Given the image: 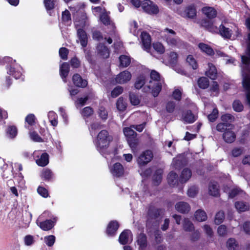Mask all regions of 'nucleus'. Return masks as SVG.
I'll return each mask as SVG.
<instances>
[{"instance_id":"nucleus-1","label":"nucleus","mask_w":250,"mask_h":250,"mask_svg":"<svg viewBox=\"0 0 250 250\" xmlns=\"http://www.w3.org/2000/svg\"><path fill=\"white\" fill-rule=\"evenodd\" d=\"M151 80L149 83L144 88L145 92H150L154 97H157L161 90L164 81L160 78V74L156 71L152 70L150 73Z\"/></svg>"},{"instance_id":"nucleus-2","label":"nucleus","mask_w":250,"mask_h":250,"mask_svg":"<svg viewBox=\"0 0 250 250\" xmlns=\"http://www.w3.org/2000/svg\"><path fill=\"white\" fill-rule=\"evenodd\" d=\"M242 76L243 86L248 90L247 98L250 105V60L245 56H242Z\"/></svg>"},{"instance_id":"nucleus-3","label":"nucleus","mask_w":250,"mask_h":250,"mask_svg":"<svg viewBox=\"0 0 250 250\" xmlns=\"http://www.w3.org/2000/svg\"><path fill=\"white\" fill-rule=\"evenodd\" d=\"M161 36L167 45L170 47L179 48L183 45L182 41L172 29L165 28L161 32Z\"/></svg>"},{"instance_id":"nucleus-4","label":"nucleus","mask_w":250,"mask_h":250,"mask_svg":"<svg viewBox=\"0 0 250 250\" xmlns=\"http://www.w3.org/2000/svg\"><path fill=\"white\" fill-rule=\"evenodd\" d=\"M112 139L107 131L102 130L98 133L94 142L97 150L104 154Z\"/></svg>"},{"instance_id":"nucleus-5","label":"nucleus","mask_w":250,"mask_h":250,"mask_svg":"<svg viewBox=\"0 0 250 250\" xmlns=\"http://www.w3.org/2000/svg\"><path fill=\"white\" fill-rule=\"evenodd\" d=\"M86 17L84 15H82L80 18H76L75 25L77 29L78 36L81 45L85 47L87 43V37L85 32L82 29L86 25Z\"/></svg>"},{"instance_id":"nucleus-6","label":"nucleus","mask_w":250,"mask_h":250,"mask_svg":"<svg viewBox=\"0 0 250 250\" xmlns=\"http://www.w3.org/2000/svg\"><path fill=\"white\" fill-rule=\"evenodd\" d=\"M123 132L126 138L128 143L132 149H134L137 145L138 141L136 138L137 134L131 127H125Z\"/></svg>"},{"instance_id":"nucleus-7","label":"nucleus","mask_w":250,"mask_h":250,"mask_svg":"<svg viewBox=\"0 0 250 250\" xmlns=\"http://www.w3.org/2000/svg\"><path fill=\"white\" fill-rule=\"evenodd\" d=\"M141 7L146 12L150 14H157L159 12L157 6L149 0L143 1L141 4Z\"/></svg>"},{"instance_id":"nucleus-8","label":"nucleus","mask_w":250,"mask_h":250,"mask_svg":"<svg viewBox=\"0 0 250 250\" xmlns=\"http://www.w3.org/2000/svg\"><path fill=\"white\" fill-rule=\"evenodd\" d=\"M153 158V154L150 150H146L142 152L137 159V163L141 167L148 163Z\"/></svg>"},{"instance_id":"nucleus-9","label":"nucleus","mask_w":250,"mask_h":250,"mask_svg":"<svg viewBox=\"0 0 250 250\" xmlns=\"http://www.w3.org/2000/svg\"><path fill=\"white\" fill-rule=\"evenodd\" d=\"M132 235L129 230H125L123 231L120 235L119 241L120 244L125 245L131 243L132 241Z\"/></svg>"},{"instance_id":"nucleus-10","label":"nucleus","mask_w":250,"mask_h":250,"mask_svg":"<svg viewBox=\"0 0 250 250\" xmlns=\"http://www.w3.org/2000/svg\"><path fill=\"white\" fill-rule=\"evenodd\" d=\"M131 77V74L129 71H124L116 76V81L119 83L123 84L129 81Z\"/></svg>"},{"instance_id":"nucleus-11","label":"nucleus","mask_w":250,"mask_h":250,"mask_svg":"<svg viewBox=\"0 0 250 250\" xmlns=\"http://www.w3.org/2000/svg\"><path fill=\"white\" fill-rule=\"evenodd\" d=\"M110 171L113 176L120 177L124 174V168L120 163H116L110 167Z\"/></svg>"},{"instance_id":"nucleus-12","label":"nucleus","mask_w":250,"mask_h":250,"mask_svg":"<svg viewBox=\"0 0 250 250\" xmlns=\"http://www.w3.org/2000/svg\"><path fill=\"white\" fill-rule=\"evenodd\" d=\"M143 48L148 52L151 46V38L150 35L146 32H143L141 35Z\"/></svg>"},{"instance_id":"nucleus-13","label":"nucleus","mask_w":250,"mask_h":250,"mask_svg":"<svg viewBox=\"0 0 250 250\" xmlns=\"http://www.w3.org/2000/svg\"><path fill=\"white\" fill-rule=\"evenodd\" d=\"M56 220H46L43 222H39L37 221V224L40 228L44 231L50 230L54 226Z\"/></svg>"},{"instance_id":"nucleus-14","label":"nucleus","mask_w":250,"mask_h":250,"mask_svg":"<svg viewBox=\"0 0 250 250\" xmlns=\"http://www.w3.org/2000/svg\"><path fill=\"white\" fill-rule=\"evenodd\" d=\"M119 228V224L116 221H112L108 224L106 229V233L112 236L115 234Z\"/></svg>"},{"instance_id":"nucleus-15","label":"nucleus","mask_w":250,"mask_h":250,"mask_svg":"<svg viewBox=\"0 0 250 250\" xmlns=\"http://www.w3.org/2000/svg\"><path fill=\"white\" fill-rule=\"evenodd\" d=\"M69 72V65L67 62H63L60 67V74L64 83L66 82V78Z\"/></svg>"},{"instance_id":"nucleus-16","label":"nucleus","mask_w":250,"mask_h":250,"mask_svg":"<svg viewBox=\"0 0 250 250\" xmlns=\"http://www.w3.org/2000/svg\"><path fill=\"white\" fill-rule=\"evenodd\" d=\"M72 80L74 84L77 86L84 87L87 85V81L82 79L81 76L78 74H76L73 76Z\"/></svg>"},{"instance_id":"nucleus-17","label":"nucleus","mask_w":250,"mask_h":250,"mask_svg":"<svg viewBox=\"0 0 250 250\" xmlns=\"http://www.w3.org/2000/svg\"><path fill=\"white\" fill-rule=\"evenodd\" d=\"M176 209L182 213L188 212L190 209V207L189 205L184 202H179L175 205Z\"/></svg>"},{"instance_id":"nucleus-18","label":"nucleus","mask_w":250,"mask_h":250,"mask_svg":"<svg viewBox=\"0 0 250 250\" xmlns=\"http://www.w3.org/2000/svg\"><path fill=\"white\" fill-rule=\"evenodd\" d=\"M202 11L209 19L214 18L217 14L216 11L211 7H204L202 8Z\"/></svg>"},{"instance_id":"nucleus-19","label":"nucleus","mask_w":250,"mask_h":250,"mask_svg":"<svg viewBox=\"0 0 250 250\" xmlns=\"http://www.w3.org/2000/svg\"><path fill=\"white\" fill-rule=\"evenodd\" d=\"M21 70V68L20 66L17 68L10 66L8 70V73L13 75L16 79H20L22 75Z\"/></svg>"},{"instance_id":"nucleus-20","label":"nucleus","mask_w":250,"mask_h":250,"mask_svg":"<svg viewBox=\"0 0 250 250\" xmlns=\"http://www.w3.org/2000/svg\"><path fill=\"white\" fill-rule=\"evenodd\" d=\"M208 69L206 71V75L211 79H215L217 76V70L214 65L211 63H208Z\"/></svg>"},{"instance_id":"nucleus-21","label":"nucleus","mask_w":250,"mask_h":250,"mask_svg":"<svg viewBox=\"0 0 250 250\" xmlns=\"http://www.w3.org/2000/svg\"><path fill=\"white\" fill-rule=\"evenodd\" d=\"M98 53L104 58L109 57V52L108 48L104 45L100 44L97 46Z\"/></svg>"},{"instance_id":"nucleus-22","label":"nucleus","mask_w":250,"mask_h":250,"mask_svg":"<svg viewBox=\"0 0 250 250\" xmlns=\"http://www.w3.org/2000/svg\"><path fill=\"white\" fill-rule=\"evenodd\" d=\"M48 163L49 156L46 153H42L41 156V157L36 160L37 164L41 167H44L46 166Z\"/></svg>"},{"instance_id":"nucleus-23","label":"nucleus","mask_w":250,"mask_h":250,"mask_svg":"<svg viewBox=\"0 0 250 250\" xmlns=\"http://www.w3.org/2000/svg\"><path fill=\"white\" fill-rule=\"evenodd\" d=\"M136 242L141 250H143L146 247V238L144 234L141 233L139 235L137 238Z\"/></svg>"},{"instance_id":"nucleus-24","label":"nucleus","mask_w":250,"mask_h":250,"mask_svg":"<svg viewBox=\"0 0 250 250\" xmlns=\"http://www.w3.org/2000/svg\"><path fill=\"white\" fill-rule=\"evenodd\" d=\"M223 138L225 142L231 143L235 140V135L232 131L226 130L223 134Z\"/></svg>"},{"instance_id":"nucleus-25","label":"nucleus","mask_w":250,"mask_h":250,"mask_svg":"<svg viewBox=\"0 0 250 250\" xmlns=\"http://www.w3.org/2000/svg\"><path fill=\"white\" fill-rule=\"evenodd\" d=\"M191 176V171L188 168L184 169L180 177L181 182H186Z\"/></svg>"},{"instance_id":"nucleus-26","label":"nucleus","mask_w":250,"mask_h":250,"mask_svg":"<svg viewBox=\"0 0 250 250\" xmlns=\"http://www.w3.org/2000/svg\"><path fill=\"white\" fill-rule=\"evenodd\" d=\"M219 33L223 37L228 39L230 38L232 34L231 30L223 25L220 26Z\"/></svg>"},{"instance_id":"nucleus-27","label":"nucleus","mask_w":250,"mask_h":250,"mask_svg":"<svg viewBox=\"0 0 250 250\" xmlns=\"http://www.w3.org/2000/svg\"><path fill=\"white\" fill-rule=\"evenodd\" d=\"M200 49L204 53L208 55H212L214 54L213 49L208 44L204 43H200L198 44Z\"/></svg>"},{"instance_id":"nucleus-28","label":"nucleus","mask_w":250,"mask_h":250,"mask_svg":"<svg viewBox=\"0 0 250 250\" xmlns=\"http://www.w3.org/2000/svg\"><path fill=\"white\" fill-rule=\"evenodd\" d=\"M194 216L195 219L199 222L205 221L207 219L206 213L201 209L197 210L194 214Z\"/></svg>"},{"instance_id":"nucleus-29","label":"nucleus","mask_w":250,"mask_h":250,"mask_svg":"<svg viewBox=\"0 0 250 250\" xmlns=\"http://www.w3.org/2000/svg\"><path fill=\"white\" fill-rule=\"evenodd\" d=\"M208 193L210 195L217 196L219 195V189L216 183H211L208 187Z\"/></svg>"},{"instance_id":"nucleus-30","label":"nucleus","mask_w":250,"mask_h":250,"mask_svg":"<svg viewBox=\"0 0 250 250\" xmlns=\"http://www.w3.org/2000/svg\"><path fill=\"white\" fill-rule=\"evenodd\" d=\"M183 120L187 123H192L195 121L196 119L191 111H188L183 114Z\"/></svg>"},{"instance_id":"nucleus-31","label":"nucleus","mask_w":250,"mask_h":250,"mask_svg":"<svg viewBox=\"0 0 250 250\" xmlns=\"http://www.w3.org/2000/svg\"><path fill=\"white\" fill-rule=\"evenodd\" d=\"M146 77L144 75H141L137 77L134 86L137 89H140L145 84Z\"/></svg>"},{"instance_id":"nucleus-32","label":"nucleus","mask_w":250,"mask_h":250,"mask_svg":"<svg viewBox=\"0 0 250 250\" xmlns=\"http://www.w3.org/2000/svg\"><path fill=\"white\" fill-rule=\"evenodd\" d=\"M101 21L105 25H110L112 29L114 28V24L110 20V18L106 13H104L100 17Z\"/></svg>"},{"instance_id":"nucleus-33","label":"nucleus","mask_w":250,"mask_h":250,"mask_svg":"<svg viewBox=\"0 0 250 250\" xmlns=\"http://www.w3.org/2000/svg\"><path fill=\"white\" fill-rule=\"evenodd\" d=\"M48 118L52 125L56 126L58 125V116L57 114L53 111H50L48 113Z\"/></svg>"},{"instance_id":"nucleus-34","label":"nucleus","mask_w":250,"mask_h":250,"mask_svg":"<svg viewBox=\"0 0 250 250\" xmlns=\"http://www.w3.org/2000/svg\"><path fill=\"white\" fill-rule=\"evenodd\" d=\"M236 209L238 212H244L247 210L249 208V205L246 203L243 202H237L235 204Z\"/></svg>"},{"instance_id":"nucleus-35","label":"nucleus","mask_w":250,"mask_h":250,"mask_svg":"<svg viewBox=\"0 0 250 250\" xmlns=\"http://www.w3.org/2000/svg\"><path fill=\"white\" fill-rule=\"evenodd\" d=\"M167 181L169 185L173 186L177 182V175L173 172H170L167 176Z\"/></svg>"},{"instance_id":"nucleus-36","label":"nucleus","mask_w":250,"mask_h":250,"mask_svg":"<svg viewBox=\"0 0 250 250\" xmlns=\"http://www.w3.org/2000/svg\"><path fill=\"white\" fill-rule=\"evenodd\" d=\"M116 106L118 110L124 111L126 108V103L122 97H120L117 101Z\"/></svg>"},{"instance_id":"nucleus-37","label":"nucleus","mask_w":250,"mask_h":250,"mask_svg":"<svg viewBox=\"0 0 250 250\" xmlns=\"http://www.w3.org/2000/svg\"><path fill=\"white\" fill-rule=\"evenodd\" d=\"M187 62L190 65L193 69H196L198 67L197 62L192 55L188 56L186 59Z\"/></svg>"},{"instance_id":"nucleus-38","label":"nucleus","mask_w":250,"mask_h":250,"mask_svg":"<svg viewBox=\"0 0 250 250\" xmlns=\"http://www.w3.org/2000/svg\"><path fill=\"white\" fill-rule=\"evenodd\" d=\"M119 59L120 65L123 67H126L130 63V58L127 56L122 55Z\"/></svg>"},{"instance_id":"nucleus-39","label":"nucleus","mask_w":250,"mask_h":250,"mask_svg":"<svg viewBox=\"0 0 250 250\" xmlns=\"http://www.w3.org/2000/svg\"><path fill=\"white\" fill-rule=\"evenodd\" d=\"M6 133L9 138H14L17 135V129L15 126H9Z\"/></svg>"},{"instance_id":"nucleus-40","label":"nucleus","mask_w":250,"mask_h":250,"mask_svg":"<svg viewBox=\"0 0 250 250\" xmlns=\"http://www.w3.org/2000/svg\"><path fill=\"white\" fill-rule=\"evenodd\" d=\"M198 84L200 88L202 89H205L208 86L209 81L207 78L201 77L199 79L198 81Z\"/></svg>"},{"instance_id":"nucleus-41","label":"nucleus","mask_w":250,"mask_h":250,"mask_svg":"<svg viewBox=\"0 0 250 250\" xmlns=\"http://www.w3.org/2000/svg\"><path fill=\"white\" fill-rule=\"evenodd\" d=\"M224 218V212L222 211H219L216 213L215 215L214 222L216 224L219 225L223 222Z\"/></svg>"},{"instance_id":"nucleus-42","label":"nucleus","mask_w":250,"mask_h":250,"mask_svg":"<svg viewBox=\"0 0 250 250\" xmlns=\"http://www.w3.org/2000/svg\"><path fill=\"white\" fill-rule=\"evenodd\" d=\"M238 247V244L235 239H229L227 242V247L229 250H235Z\"/></svg>"},{"instance_id":"nucleus-43","label":"nucleus","mask_w":250,"mask_h":250,"mask_svg":"<svg viewBox=\"0 0 250 250\" xmlns=\"http://www.w3.org/2000/svg\"><path fill=\"white\" fill-rule=\"evenodd\" d=\"M183 228L185 230L188 231H191L194 229L193 224L187 218L184 220Z\"/></svg>"},{"instance_id":"nucleus-44","label":"nucleus","mask_w":250,"mask_h":250,"mask_svg":"<svg viewBox=\"0 0 250 250\" xmlns=\"http://www.w3.org/2000/svg\"><path fill=\"white\" fill-rule=\"evenodd\" d=\"M153 48L155 51L160 54H163L165 51V48L162 43L160 42H155L153 44Z\"/></svg>"},{"instance_id":"nucleus-45","label":"nucleus","mask_w":250,"mask_h":250,"mask_svg":"<svg viewBox=\"0 0 250 250\" xmlns=\"http://www.w3.org/2000/svg\"><path fill=\"white\" fill-rule=\"evenodd\" d=\"M55 239V237L52 235L45 236L44 238V242L48 247H51L54 245Z\"/></svg>"},{"instance_id":"nucleus-46","label":"nucleus","mask_w":250,"mask_h":250,"mask_svg":"<svg viewBox=\"0 0 250 250\" xmlns=\"http://www.w3.org/2000/svg\"><path fill=\"white\" fill-rule=\"evenodd\" d=\"M163 171L161 169L158 170L155 175L153 177V180L154 184L156 185H157L159 184V183L161 182L162 180V174Z\"/></svg>"},{"instance_id":"nucleus-47","label":"nucleus","mask_w":250,"mask_h":250,"mask_svg":"<svg viewBox=\"0 0 250 250\" xmlns=\"http://www.w3.org/2000/svg\"><path fill=\"white\" fill-rule=\"evenodd\" d=\"M93 113L92 108L89 106L84 107L81 112L82 115L83 117H88L91 115Z\"/></svg>"},{"instance_id":"nucleus-48","label":"nucleus","mask_w":250,"mask_h":250,"mask_svg":"<svg viewBox=\"0 0 250 250\" xmlns=\"http://www.w3.org/2000/svg\"><path fill=\"white\" fill-rule=\"evenodd\" d=\"M243 193V191L238 188L232 189L230 192H229V198H234L238 195H241Z\"/></svg>"},{"instance_id":"nucleus-49","label":"nucleus","mask_w":250,"mask_h":250,"mask_svg":"<svg viewBox=\"0 0 250 250\" xmlns=\"http://www.w3.org/2000/svg\"><path fill=\"white\" fill-rule=\"evenodd\" d=\"M16 180L18 182V186L21 188H24L25 182L23 179V176L21 173L18 174L16 177Z\"/></svg>"},{"instance_id":"nucleus-50","label":"nucleus","mask_w":250,"mask_h":250,"mask_svg":"<svg viewBox=\"0 0 250 250\" xmlns=\"http://www.w3.org/2000/svg\"><path fill=\"white\" fill-rule=\"evenodd\" d=\"M123 91V88L120 86L116 87L111 92V96L115 98L121 94Z\"/></svg>"},{"instance_id":"nucleus-51","label":"nucleus","mask_w":250,"mask_h":250,"mask_svg":"<svg viewBox=\"0 0 250 250\" xmlns=\"http://www.w3.org/2000/svg\"><path fill=\"white\" fill-rule=\"evenodd\" d=\"M98 114L100 118L105 120L107 118V112L104 107H100L98 110Z\"/></svg>"},{"instance_id":"nucleus-52","label":"nucleus","mask_w":250,"mask_h":250,"mask_svg":"<svg viewBox=\"0 0 250 250\" xmlns=\"http://www.w3.org/2000/svg\"><path fill=\"white\" fill-rule=\"evenodd\" d=\"M178 55L174 52L170 53L168 56V62L171 64H174L177 62Z\"/></svg>"},{"instance_id":"nucleus-53","label":"nucleus","mask_w":250,"mask_h":250,"mask_svg":"<svg viewBox=\"0 0 250 250\" xmlns=\"http://www.w3.org/2000/svg\"><path fill=\"white\" fill-rule=\"evenodd\" d=\"M29 135L31 139L34 142H42V138L40 137L39 135L37 134V133L35 131L30 132L29 133Z\"/></svg>"},{"instance_id":"nucleus-54","label":"nucleus","mask_w":250,"mask_h":250,"mask_svg":"<svg viewBox=\"0 0 250 250\" xmlns=\"http://www.w3.org/2000/svg\"><path fill=\"white\" fill-rule=\"evenodd\" d=\"M36 117L33 114L28 115L25 118V122L30 125H33L35 123Z\"/></svg>"},{"instance_id":"nucleus-55","label":"nucleus","mask_w":250,"mask_h":250,"mask_svg":"<svg viewBox=\"0 0 250 250\" xmlns=\"http://www.w3.org/2000/svg\"><path fill=\"white\" fill-rule=\"evenodd\" d=\"M221 119L224 123L229 124L234 121V117L230 114H227L222 116Z\"/></svg>"},{"instance_id":"nucleus-56","label":"nucleus","mask_w":250,"mask_h":250,"mask_svg":"<svg viewBox=\"0 0 250 250\" xmlns=\"http://www.w3.org/2000/svg\"><path fill=\"white\" fill-rule=\"evenodd\" d=\"M55 0H44V3L47 10L54 8Z\"/></svg>"},{"instance_id":"nucleus-57","label":"nucleus","mask_w":250,"mask_h":250,"mask_svg":"<svg viewBox=\"0 0 250 250\" xmlns=\"http://www.w3.org/2000/svg\"><path fill=\"white\" fill-rule=\"evenodd\" d=\"M218 110L214 108L211 114L208 115V119L210 122H214L218 117Z\"/></svg>"},{"instance_id":"nucleus-58","label":"nucleus","mask_w":250,"mask_h":250,"mask_svg":"<svg viewBox=\"0 0 250 250\" xmlns=\"http://www.w3.org/2000/svg\"><path fill=\"white\" fill-rule=\"evenodd\" d=\"M246 25L247 27L250 30V33L248 34L249 43L248 44L247 54L250 57V18H248L246 21Z\"/></svg>"},{"instance_id":"nucleus-59","label":"nucleus","mask_w":250,"mask_h":250,"mask_svg":"<svg viewBox=\"0 0 250 250\" xmlns=\"http://www.w3.org/2000/svg\"><path fill=\"white\" fill-rule=\"evenodd\" d=\"M175 107V103L173 101H168L167 102L166 105V109L167 111V112L171 113L172 112Z\"/></svg>"},{"instance_id":"nucleus-60","label":"nucleus","mask_w":250,"mask_h":250,"mask_svg":"<svg viewBox=\"0 0 250 250\" xmlns=\"http://www.w3.org/2000/svg\"><path fill=\"white\" fill-rule=\"evenodd\" d=\"M88 100V97L80 98L77 100L75 103L76 106L77 108L83 106Z\"/></svg>"},{"instance_id":"nucleus-61","label":"nucleus","mask_w":250,"mask_h":250,"mask_svg":"<svg viewBox=\"0 0 250 250\" xmlns=\"http://www.w3.org/2000/svg\"><path fill=\"white\" fill-rule=\"evenodd\" d=\"M233 108L237 112H240L243 109V105L239 101H235L233 104Z\"/></svg>"},{"instance_id":"nucleus-62","label":"nucleus","mask_w":250,"mask_h":250,"mask_svg":"<svg viewBox=\"0 0 250 250\" xmlns=\"http://www.w3.org/2000/svg\"><path fill=\"white\" fill-rule=\"evenodd\" d=\"M232 125L230 124L219 123L216 126V129L220 132H223L225 130L227 127H230Z\"/></svg>"},{"instance_id":"nucleus-63","label":"nucleus","mask_w":250,"mask_h":250,"mask_svg":"<svg viewBox=\"0 0 250 250\" xmlns=\"http://www.w3.org/2000/svg\"><path fill=\"white\" fill-rule=\"evenodd\" d=\"M37 191L43 197L46 198L48 196L47 190L43 187H39L37 189Z\"/></svg>"},{"instance_id":"nucleus-64","label":"nucleus","mask_w":250,"mask_h":250,"mask_svg":"<svg viewBox=\"0 0 250 250\" xmlns=\"http://www.w3.org/2000/svg\"><path fill=\"white\" fill-rule=\"evenodd\" d=\"M198 192L197 188L195 187H192L188 190V195L189 197H194Z\"/></svg>"}]
</instances>
